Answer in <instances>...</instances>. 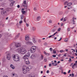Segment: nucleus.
Listing matches in <instances>:
<instances>
[{"mask_svg": "<svg viewBox=\"0 0 77 77\" xmlns=\"http://www.w3.org/2000/svg\"><path fill=\"white\" fill-rule=\"evenodd\" d=\"M21 44L20 43H17L15 45L16 47H17V48L21 47Z\"/></svg>", "mask_w": 77, "mask_h": 77, "instance_id": "nucleus-7", "label": "nucleus"}, {"mask_svg": "<svg viewBox=\"0 0 77 77\" xmlns=\"http://www.w3.org/2000/svg\"><path fill=\"white\" fill-rule=\"evenodd\" d=\"M30 56V53L29 52L28 53L26 54H25L24 55L23 57V59H28V58H27L28 57H29Z\"/></svg>", "mask_w": 77, "mask_h": 77, "instance_id": "nucleus-4", "label": "nucleus"}, {"mask_svg": "<svg viewBox=\"0 0 77 77\" xmlns=\"http://www.w3.org/2000/svg\"><path fill=\"white\" fill-rule=\"evenodd\" d=\"M19 36H20V33L18 34L15 37V38L17 39V38H18V37H19Z\"/></svg>", "mask_w": 77, "mask_h": 77, "instance_id": "nucleus-23", "label": "nucleus"}, {"mask_svg": "<svg viewBox=\"0 0 77 77\" xmlns=\"http://www.w3.org/2000/svg\"><path fill=\"white\" fill-rule=\"evenodd\" d=\"M71 21H72L73 24H75V21L74 20H71Z\"/></svg>", "mask_w": 77, "mask_h": 77, "instance_id": "nucleus-26", "label": "nucleus"}, {"mask_svg": "<svg viewBox=\"0 0 77 77\" xmlns=\"http://www.w3.org/2000/svg\"><path fill=\"white\" fill-rule=\"evenodd\" d=\"M17 7L18 8H20V5H17Z\"/></svg>", "mask_w": 77, "mask_h": 77, "instance_id": "nucleus-64", "label": "nucleus"}, {"mask_svg": "<svg viewBox=\"0 0 77 77\" xmlns=\"http://www.w3.org/2000/svg\"><path fill=\"white\" fill-rule=\"evenodd\" d=\"M11 75L13 77H18V76L17 74H15V73H11Z\"/></svg>", "mask_w": 77, "mask_h": 77, "instance_id": "nucleus-9", "label": "nucleus"}, {"mask_svg": "<svg viewBox=\"0 0 77 77\" xmlns=\"http://www.w3.org/2000/svg\"><path fill=\"white\" fill-rule=\"evenodd\" d=\"M49 72H50L49 71V70H48L47 71L46 73H49Z\"/></svg>", "mask_w": 77, "mask_h": 77, "instance_id": "nucleus-49", "label": "nucleus"}, {"mask_svg": "<svg viewBox=\"0 0 77 77\" xmlns=\"http://www.w3.org/2000/svg\"><path fill=\"white\" fill-rule=\"evenodd\" d=\"M22 12L23 14H24L26 13V11H22Z\"/></svg>", "mask_w": 77, "mask_h": 77, "instance_id": "nucleus-31", "label": "nucleus"}, {"mask_svg": "<svg viewBox=\"0 0 77 77\" xmlns=\"http://www.w3.org/2000/svg\"><path fill=\"white\" fill-rule=\"evenodd\" d=\"M50 50L51 51H52L53 49L51 48H50Z\"/></svg>", "mask_w": 77, "mask_h": 77, "instance_id": "nucleus-38", "label": "nucleus"}, {"mask_svg": "<svg viewBox=\"0 0 77 77\" xmlns=\"http://www.w3.org/2000/svg\"><path fill=\"white\" fill-rule=\"evenodd\" d=\"M29 39V36L28 35H26L25 36V40L26 41H28V40Z\"/></svg>", "mask_w": 77, "mask_h": 77, "instance_id": "nucleus-11", "label": "nucleus"}, {"mask_svg": "<svg viewBox=\"0 0 77 77\" xmlns=\"http://www.w3.org/2000/svg\"><path fill=\"white\" fill-rule=\"evenodd\" d=\"M21 20H23L24 18V16L23 15H22L20 16Z\"/></svg>", "mask_w": 77, "mask_h": 77, "instance_id": "nucleus-20", "label": "nucleus"}, {"mask_svg": "<svg viewBox=\"0 0 77 77\" xmlns=\"http://www.w3.org/2000/svg\"><path fill=\"white\" fill-rule=\"evenodd\" d=\"M30 51H31V53H33L35 51L32 49H31Z\"/></svg>", "mask_w": 77, "mask_h": 77, "instance_id": "nucleus-16", "label": "nucleus"}, {"mask_svg": "<svg viewBox=\"0 0 77 77\" xmlns=\"http://www.w3.org/2000/svg\"><path fill=\"white\" fill-rule=\"evenodd\" d=\"M24 61L25 63L26 64V65H29V63H30V62H29V59L26 58L24 60Z\"/></svg>", "mask_w": 77, "mask_h": 77, "instance_id": "nucleus-6", "label": "nucleus"}, {"mask_svg": "<svg viewBox=\"0 0 77 77\" xmlns=\"http://www.w3.org/2000/svg\"><path fill=\"white\" fill-rule=\"evenodd\" d=\"M55 31H56V29H52V32H55Z\"/></svg>", "mask_w": 77, "mask_h": 77, "instance_id": "nucleus-36", "label": "nucleus"}, {"mask_svg": "<svg viewBox=\"0 0 77 77\" xmlns=\"http://www.w3.org/2000/svg\"><path fill=\"white\" fill-rule=\"evenodd\" d=\"M72 65H73V63H71L70 65V66H72Z\"/></svg>", "mask_w": 77, "mask_h": 77, "instance_id": "nucleus-55", "label": "nucleus"}, {"mask_svg": "<svg viewBox=\"0 0 77 77\" xmlns=\"http://www.w3.org/2000/svg\"><path fill=\"white\" fill-rule=\"evenodd\" d=\"M22 6H25V8H26V9H27V6L25 5V4H24V3L22 4Z\"/></svg>", "mask_w": 77, "mask_h": 77, "instance_id": "nucleus-25", "label": "nucleus"}, {"mask_svg": "<svg viewBox=\"0 0 77 77\" xmlns=\"http://www.w3.org/2000/svg\"><path fill=\"white\" fill-rule=\"evenodd\" d=\"M60 53H64V52H65V51L63 50H60Z\"/></svg>", "mask_w": 77, "mask_h": 77, "instance_id": "nucleus-24", "label": "nucleus"}, {"mask_svg": "<svg viewBox=\"0 0 77 77\" xmlns=\"http://www.w3.org/2000/svg\"><path fill=\"white\" fill-rule=\"evenodd\" d=\"M77 65V64L75 63L72 66V68L73 69H74V68H75V67H74L75 66H76Z\"/></svg>", "mask_w": 77, "mask_h": 77, "instance_id": "nucleus-12", "label": "nucleus"}, {"mask_svg": "<svg viewBox=\"0 0 77 77\" xmlns=\"http://www.w3.org/2000/svg\"><path fill=\"white\" fill-rule=\"evenodd\" d=\"M1 14L2 15H6V11L5 10H2L1 11Z\"/></svg>", "mask_w": 77, "mask_h": 77, "instance_id": "nucleus-10", "label": "nucleus"}, {"mask_svg": "<svg viewBox=\"0 0 77 77\" xmlns=\"http://www.w3.org/2000/svg\"><path fill=\"white\" fill-rule=\"evenodd\" d=\"M72 19L73 20H76V18H75V17H73Z\"/></svg>", "mask_w": 77, "mask_h": 77, "instance_id": "nucleus-58", "label": "nucleus"}, {"mask_svg": "<svg viewBox=\"0 0 77 77\" xmlns=\"http://www.w3.org/2000/svg\"><path fill=\"white\" fill-rule=\"evenodd\" d=\"M60 30V28L58 29L57 30V31H58V32Z\"/></svg>", "mask_w": 77, "mask_h": 77, "instance_id": "nucleus-57", "label": "nucleus"}, {"mask_svg": "<svg viewBox=\"0 0 77 77\" xmlns=\"http://www.w3.org/2000/svg\"><path fill=\"white\" fill-rule=\"evenodd\" d=\"M13 58L14 61H17L20 60V57L17 54L13 55Z\"/></svg>", "mask_w": 77, "mask_h": 77, "instance_id": "nucleus-3", "label": "nucleus"}, {"mask_svg": "<svg viewBox=\"0 0 77 77\" xmlns=\"http://www.w3.org/2000/svg\"><path fill=\"white\" fill-rule=\"evenodd\" d=\"M35 57V55L34 54H32L31 56V59H33Z\"/></svg>", "mask_w": 77, "mask_h": 77, "instance_id": "nucleus-19", "label": "nucleus"}, {"mask_svg": "<svg viewBox=\"0 0 77 77\" xmlns=\"http://www.w3.org/2000/svg\"><path fill=\"white\" fill-rule=\"evenodd\" d=\"M52 36H53V35H50V36H49L48 37H49V38H51V37H52Z\"/></svg>", "mask_w": 77, "mask_h": 77, "instance_id": "nucleus-50", "label": "nucleus"}, {"mask_svg": "<svg viewBox=\"0 0 77 77\" xmlns=\"http://www.w3.org/2000/svg\"><path fill=\"white\" fill-rule=\"evenodd\" d=\"M22 22H23V20H20V21L19 22V23H20V24H21V23H22Z\"/></svg>", "mask_w": 77, "mask_h": 77, "instance_id": "nucleus-45", "label": "nucleus"}, {"mask_svg": "<svg viewBox=\"0 0 77 77\" xmlns=\"http://www.w3.org/2000/svg\"><path fill=\"white\" fill-rule=\"evenodd\" d=\"M14 3H15V2L14 1L12 2L10 4L11 6H12L13 5H14Z\"/></svg>", "mask_w": 77, "mask_h": 77, "instance_id": "nucleus-15", "label": "nucleus"}, {"mask_svg": "<svg viewBox=\"0 0 77 77\" xmlns=\"http://www.w3.org/2000/svg\"><path fill=\"white\" fill-rule=\"evenodd\" d=\"M64 41H65V42H68V38H66L64 40Z\"/></svg>", "mask_w": 77, "mask_h": 77, "instance_id": "nucleus-30", "label": "nucleus"}, {"mask_svg": "<svg viewBox=\"0 0 77 77\" xmlns=\"http://www.w3.org/2000/svg\"><path fill=\"white\" fill-rule=\"evenodd\" d=\"M30 67H31V66H29V67H27V66L25 65H23L22 67L23 74H26L27 71H30Z\"/></svg>", "mask_w": 77, "mask_h": 77, "instance_id": "nucleus-2", "label": "nucleus"}, {"mask_svg": "<svg viewBox=\"0 0 77 77\" xmlns=\"http://www.w3.org/2000/svg\"><path fill=\"white\" fill-rule=\"evenodd\" d=\"M29 45H33V43L30 42H29Z\"/></svg>", "mask_w": 77, "mask_h": 77, "instance_id": "nucleus-32", "label": "nucleus"}, {"mask_svg": "<svg viewBox=\"0 0 77 77\" xmlns=\"http://www.w3.org/2000/svg\"><path fill=\"white\" fill-rule=\"evenodd\" d=\"M23 4H24V5H26V1H23Z\"/></svg>", "mask_w": 77, "mask_h": 77, "instance_id": "nucleus-29", "label": "nucleus"}, {"mask_svg": "<svg viewBox=\"0 0 77 77\" xmlns=\"http://www.w3.org/2000/svg\"><path fill=\"white\" fill-rule=\"evenodd\" d=\"M47 55V56H48V55H49V54L48 53H47L46 54V55Z\"/></svg>", "mask_w": 77, "mask_h": 77, "instance_id": "nucleus-61", "label": "nucleus"}, {"mask_svg": "<svg viewBox=\"0 0 77 77\" xmlns=\"http://www.w3.org/2000/svg\"><path fill=\"white\" fill-rule=\"evenodd\" d=\"M31 29L32 30H35L36 28L35 27H32L31 28Z\"/></svg>", "mask_w": 77, "mask_h": 77, "instance_id": "nucleus-22", "label": "nucleus"}, {"mask_svg": "<svg viewBox=\"0 0 77 77\" xmlns=\"http://www.w3.org/2000/svg\"><path fill=\"white\" fill-rule=\"evenodd\" d=\"M72 5V3H69L68 4H67V5L68 6H70L71 5Z\"/></svg>", "mask_w": 77, "mask_h": 77, "instance_id": "nucleus-18", "label": "nucleus"}, {"mask_svg": "<svg viewBox=\"0 0 77 77\" xmlns=\"http://www.w3.org/2000/svg\"><path fill=\"white\" fill-rule=\"evenodd\" d=\"M7 54H8V55L7 57V59L8 60H10L11 59V56H10V53H9V52H7Z\"/></svg>", "mask_w": 77, "mask_h": 77, "instance_id": "nucleus-5", "label": "nucleus"}, {"mask_svg": "<svg viewBox=\"0 0 77 77\" xmlns=\"http://www.w3.org/2000/svg\"><path fill=\"white\" fill-rule=\"evenodd\" d=\"M52 64L54 66H57V63H52Z\"/></svg>", "mask_w": 77, "mask_h": 77, "instance_id": "nucleus-14", "label": "nucleus"}, {"mask_svg": "<svg viewBox=\"0 0 77 77\" xmlns=\"http://www.w3.org/2000/svg\"><path fill=\"white\" fill-rule=\"evenodd\" d=\"M37 48V46H33L31 47V49H32V50H33L36 51V50Z\"/></svg>", "mask_w": 77, "mask_h": 77, "instance_id": "nucleus-8", "label": "nucleus"}, {"mask_svg": "<svg viewBox=\"0 0 77 77\" xmlns=\"http://www.w3.org/2000/svg\"><path fill=\"white\" fill-rule=\"evenodd\" d=\"M63 17L62 18L60 19V21H63Z\"/></svg>", "mask_w": 77, "mask_h": 77, "instance_id": "nucleus-53", "label": "nucleus"}, {"mask_svg": "<svg viewBox=\"0 0 77 77\" xmlns=\"http://www.w3.org/2000/svg\"><path fill=\"white\" fill-rule=\"evenodd\" d=\"M34 11H36V7H35L34 8Z\"/></svg>", "mask_w": 77, "mask_h": 77, "instance_id": "nucleus-51", "label": "nucleus"}, {"mask_svg": "<svg viewBox=\"0 0 77 77\" xmlns=\"http://www.w3.org/2000/svg\"><path fill=\"white\" fill-rule=\"evenodd\" d=\"M51 75H53L54 74V72H51Z\"/></svg>", "mask_w": 77, "mask_h": 77, "instance_id": "nucleus-52", "label": "nucleus"}, {"mask_svg": "<svg viewBox=\"0 0 77 77\" xmlns=\"http://www.w3.org/2000/svg\"><path fill=\"white\" fill-rule=\"evenodd\" d=\"M59 15H62L63 14V12L62 11H60L59 13Z\"/></svg>", "mask_w": 77, "mask_h": 77, "instance_id": "nucleus-21", "label": "nucleus"}, {"mask_svg": "<svg viewBox=\"0 0 77 77\" xmlns=\"http://www.w3.org/2000/svg\"><path fill=\"white\" fill-rule=\"evenodd\" d=\"M63 21H66V18H64Z\"/></svg>", "mask_w": 77, "mask_h": 77, "instance_id": "nucleus-43", "label": "nucleus"}, {"mask_svg": "<svg viewBox=\"0 0 77 77\" xmlns=\"http://www.w3.org/2000/svg\"><path fill=\"white\" fill-rule=\"evenodd\" d=\"M10 67L11 68H12V69H15V67L12 64H11L10 65Z\"/></svg>", "mask_w": 77, "mask_h": 77, "instance_id": "nucleus-13", "label": "nucleus"}, {"mask_svg": "<svg viewBox=\"0 0 77 77\" xmlns=\"http://www.w3.org/2000/svg\"><path fill=\"white\" fill-rule=\"evenodd\" d=\"M57 33V32H56L55 33H54L53 35H52V36H54L55 34H56Z\"/></svg>", "mask_w": 77, "mask_h": 77, "instance_id": "nucleus-39", "label": "nucleus"}, {"mask_svg": "<svg viewBox=\"0 0 77 77\" xmlns=\"http://www.w3.org/2000/svg\"><path fill=\"white\" fill-rule=\"evenodd\" d=\"M41 59H43V56H42V55H41Z\"/></svg>", "mask_w": 77, "mask_h": 77, "instance_id": "nucleus-44", "label": "nucleus"}, {"mask_svg": "<svg viewBox=\"0 0 77 77\" xmlns=\"http://www.w3.org/2000/svg\"><path fill=\"white\" fill-rule=\"evenodd\" d=\"M16 51L21 54H24L26 53V49L23 47H22L17 48L16 50Z\"/></svg>", "mask_w": 77, "mask_h": 77, "instance_id": "nucleus-1", "label": "nucleus"}, {"mask_svg": "<svg viewBox=\"0 0 77 77\" xmlns=\"http://www.w3.org/2000/svg\"><path fill=\"white\" fill-rule=\"evenodd\" d=\"M33 41L34 43H36V41L35 40V39L33 40Z\"/></svg>", "mask_w": 77, "mask_h": 77, "instance_id": "nucleus-35", "label": "nucleus"}, {"mask_svg": "<svg viewBox=\"0 0 77 77\" xmlns=\"http://www.w3.org/2000/svg\"><path fill=\"white\" fill-rule=\"evenodd\" d=\"M8 1L9 2H13V1H14V0H8Z\"/></svg>", "mask_w": 77, "mask_h": 77, "instance_id": "nucleus-59", "label": "nucleus"}, {"mask_svg": "<svg viewBox=\"0 0 77 77\" xmlns=\"http://www.w3.org/2000/svg\"><path fill=\"white\" fill-rule=\"evenodd\" d=\"M72 77H74V74L73 73L72 74Z\"/></svg>", "mask_w": 77, "mask_h": 77, "instance_id": "nucleus-47", "label": "nucleus"}, {"mask_svg": "<svg viewBox=\"0 0 77 77\" xmlns=\"http://www.w3.org/2000/svg\"><path fill=\"white\" fill-rule=\"evenodd\" d=\"M44 62H47V59H46V58H44Z\"/></svg>", "mask_w": 77, "mask_h": 77, "instance_id": "nucleus-37", "label": "nucleus"}, {"mask_svg": "<svg viewBox=\"0 0 77 77\" xmlns=\"http://www.w3.org/2000/svg\"><path fill=\"white\" fill-rule=\"evenodd\" d=\"M53 57H56V55H52Z\"/></svg>", "mask_w": 77, "mask_h": 77, "instance_id": "nucleus-42", "label": "nucleus"}, {"mask_svg": "<svg viewBox=\"0 0 77 77\" xmlns=\"http://www.w3.org/2000/svg\"><path fill=\"white\" fill-rule=\"evenodd\" d=\"M62 39V38H60V39L58 40V41H61V40Z\"/></svg>", "mask_w": 77, "mask_h": 77, "instance_id": "nucleus-60", "label": "nucleus"}, {"mask_svg": "<svg viewBox=\"0 0 77 77\" xmlns=\"http://www.w3.org/2000/svg\"><path fill=\"white\" fill-rule=\"evenodd\" d=\"M44 45H45V46H47V45H48V44H47V43H44Z\"/></svg>", "mask_w": 77, "mask_h": 77, "instance_id": "nucleus-33", "label": "nucleus"}, {"mask_svg": "<svg viewBox=\"0 0 77 77\" xmlns=\"http://www.w3.org/2000/svg\"><path fill=\"white\" fill-rule=\"evenodd\" d=\"M53 53H54V54H55L56 53V51H54Z\"/></svg>", "mask_w": 77, "mask_h": 77, "instance_id": "nucleus-56", "label": "nucleus"}, {"mask_svg": "<svg viewBox=\"0 0 77 77\" xmlns=\"http://www.w3.org/2000/svg\"><path fill=\"white\" fill-rule=\"evenodd\" d=\"M40 19H41V17L39 16L38 17H37V20L38 21H39V20H40Z\"/></svg>", "mask_w": 77, "mask_h": 77, "instance_id": "nucleus-17", "label": "nucleus"}, {"mask_svg": "<svg viewBox=\"0 0 77 77\" xmlns=\"http://www.w3.org/2000/svg\"><path fill=\"white\" fill-rule=\"evenodd\" d=\"M49 23H52V21H51V20H50L49 21Z\"/></svg>", "mask_w": 77, "mask_h": 77, "instance_id": "nucleus-41", "label": "nucleus"}, {"mask_svg": "<svg viewBox=\"0 0 77 77\" xmlns=\"http://www.w3.org/2000/svg\"><path fill=\"white\" fill-rule=\"evenodd\" d=\"M3 77H8V76L6 75H5L3 76Z\"/></svg>", "mask_w": 77, "mask_h": 77, "instance_id": "nucleus-46", "label": "nucleus"}, {"mask_svg": "<svg viewBox=\"0 0 77 77\" xmlns=\"http://www.w3.org/2000/svg\"><path fill=\"white\" fill-rule=\"evenodd\" d=\"M29 42H29V41L27 42H26V44L27 45H29Z\"/></svg>", "mask_w": 77, "mask_h": 77, "instance_id": "nucleus-28", "label": "nucleus"}, {"mask_svg": "<svg viewBox=\"0 0 77 77\" xmlns=\"http://www.w3.org/2000/svg\"><path fill=\"white\" fill-rule=\"evenodd\" d=\"M66 56V53H65L63 55V56Z\"/></svg>", "mask_w": 77, "mask_h": 77, "instance_id": "nucleus-54", "label": "nucleus"}, {"mask_svg": "<svg viewBox=\"0 0 77 77\" xmlns=\"http://www.w3.org/2000/svg\"><path fill=\"white\" fill-rule=\"evenodd\" d=\"M63 74H64L65 75V74H66V73L65 72H64L63 73Z\"/></svg>", "mask_w": 77, "mask_h": 77, "instance_id": "nucleus-62", "label": "nucleus"}, {"mask_svg": "<svg viewBox=\"0 0 77 77\" xmlns=\"http://www.w3.org/2000/svg\"><path fill=\"white\" fill-rule=\"evenodd\" d=\"M67 32H69V31H70V28H68L67 29Z\"/></svg>", "mask_w": 77, "mask_h": 77, "instance_id": "nucleus-40", "label": "nucleus"}, {"mask_svg": "<svg viewBox=\"0 0 77 77\" xmlns=\"http://www.w3.org/2000/svg\"><path fill=\"white\" fill-rule=\"evenodd\" d=\"M70 72H71V70H69L68 72V73H70Z\"/></svg>", "mask_w": 77, "mask_h": 77, "instance_id": "nucleus-63", "label": "nucleus"}, {"mask_svg": "<svg viewBox=\"0 0 77 77\" xmlns=\"http://www.w3.org/2000/svg\"><path fill=\"white\" fill-rule=\"evenodd\" d=\"M67 4H68V2H65L64 3V5H67Z\"/></svg>", "mask_w": 77, "mask_h": 77, "instance_id": "nucleus-34", "label": "nucleus"}, {"mask_svg": "<svg viewBox=\"0 0 77 77\" xmlns=\"http://www.w3.org/2000/svg\"><path fill=\"white\" fill-rule=\"evenodd\" d=\"M34 77V76L32 75H31L30 74L29 75V77Z\"/></svg>", "mask_w": 77, "mask_h": 77, "instance_id": "nucleus-27", "label": "nucleus"}, {"mask_svg": "<svg viewBox=\"0 0 77 77\" xmlns=\"http://www.w3.org/2000/svg\"><path fill=\"white\" fill-rule=\"evenodd\" d=\"M26 26L27 27H29V25L28 24L26 23Z\"/></svg>", "mask_w": 77, "mask_h": 77, "instance_id": "nucleus-48", "label": "nucleus"}]
</instances>
